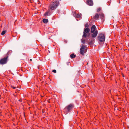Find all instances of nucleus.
Segmentation results:
<instances>
[{
  "label": "nucleus",
  "instance_id": "b1692460",
  "mask_svg": "<svg viewBox=\"0 0 129 129\" xmlns=\"http://www.w3.org/2000/svg\"><path fill=\"white\" fill-rule=\"evenodd\" d=\"M88 64V63H87V64Z\"/></svg>",
  "mask_w": 129,
  "mask_h": 129
},
{
  "label": "nucleus",
  "instance_id": "9d476101",
  "mask_svg": "<svg viewBox=\"0 0 129 129\" xmlns=\"http://www.w3.org/2000/svg\"><path fill=\"white\" fill-rule=\"evenodd\" d=\"M99 15L97 14L96 13L95 15L93 17L94 19H97L99 18Z\"/></svg>",
  "mask_w": 129,
  "mask_h": 129
},
{
  "label": "nucleus",
  "instance_id": "7ed1b4c3",
  "mask_svg": "<svg viewBox=\"0 0 129 129\" xmlns=\"http://www.w3.org/2000/svg\"><path fill=\"white\" fill-rule=\"evenodd\" d=\"M98 40L100 42H103L105 40V36L102 33H100L98 36Z\"/></svg>",
  "mask_w": 129,
  "mask_h": 129
},
{
  "label": "nucleus",
  "instance_id": "a211bd4d",
  "mask_svg": "<svg viewBox=\"0 0 129 129\" xmlns=\"http://www.w3.org/2000/svg\"><path fill=\"white\" fill-rule=\"evenodd\" d=\"M101 8H98L97 10V12H98L99 11H100V10H101Z\"/></svg>",
  "mask_w": 129,
  "mask_h": 129
},
{
  "label": "nucleus",
  "instance_id": "f257e3e1",
  "mask_svg": "<svg viewBox=\"0 0 129 129\" xmlns=\"http://www.w3.org/2000/svg\"><path fill=\"white\" fill-rule=\"evenodd\" d=\"M90 30V29L88 27L84 28L83 32V34L82 36V37L86 38L87 37H89L90 35L89 33Z\"/></svg>",
  "mask_w": 129,
  "mask_h": 129
},
{
  "label": "nucleus",
  "instance_id": "412c9836",
  "mask_svg": "<svg viewBox=\"0 0 129 129\" xmlns=\"http://www.w3.org/2000/svg\"><path fill=\"white\" fill-rule=\"evenodd\" d=\"M88 24H86L85 25V27H88Z\"/></svg>",
  "mask_w": 129,
  "mask_h": 129
},
{
  "label": "nucleus",
  "instance_id": "4be33fe9",
  "mask_svg": "<svg viewBox=\"0 0 129 129\" xmlns=\"http://www.w3.org/2000/svg\"><path fill=\"white\" fill-rule=\"evenodd\" d=\"M11 87H12L13 89H15L16 88V87H13L12 86H11Z\"/></svg>",
  "mask_w": 129,
  "mask_h": 129
},
{
  "label": "nucleus",
  "instance_id": "aec40b11",
  "mask_svg": "<svg viewBox=\"0 0 129 129\" xmlns=\"http://www.w3.org/2000/svg\"><path fill=\"white\" fill-rule=\"evenodd\" d=\"M52 72L55 73H56V70H53L52 71Z\"/></svg>",
  "mask_w": 129,
  "mask_h": 129
},
{
  "label": "nucleus",
  "instance_id": "f03ea898",
  "mask_svg": "<svg viewBox=\"0 0 129 129\" xmlns=\"http://www.w3.org/2000/svg\"><path fill=\"white\" fill-rule=\"evenodd\" d=\"M59 4V2L58 1H56L53 3H51L49 7L50 9L54 10L55 9Z\"/></svg>",
  "mask_w": 129,
  "mask_h": 129
},
{
  "label": "nucleus",
  "instance_id": "1a4fd4ad",
  "mask_svg": "<svg viewBox=\"0 0 129 129\" xmlns=\"http://www.w3.org/2000/svg\"><path fill=\"white\" fill-rule=\"evenodd\" d=\"M87 4L89 5L92 6L93 5V3L92 0H88L87 2Z\"/></svg>",
  "mask_w": 129,
  "mask_h": 129
},
{
  "label": "nucleus",
  "instance_id": "0eeeda50",
  "mask_svg": "<svg viewBox=\"0 0 129 129\" xmlns=\"http://www.w3.org/2000/svg\"><path fill=\"white\" fill-rule=\"evenodd\" d=\"M92 33L91 35V37L93 38H94L96 37L98 33V31L96 30L93 33Z\"/></svg>",
  "mask_w": 129,
  "mask_h": 129
},
{
  "label": "nucleus",
  "instance_id": "f3484780",
  "mask_svg": "<svg viewBox=\"0 0 129 129\" xmlns=\"http://www.w3.org/2000/svg\"><path fill=\"white\" fill-rule=\"evenodd\" d=\"M6 32V31L4 30L2 32L1 34L2 35H3L5 34Z\"/></svg>",
  "mask_w": 129,
  "mask_h": 129
},
{
  "label": "nucleus",
  "instance_id": "4468645a",
  "mask_svg": "<svg viewBox=\"0 0 129 129\" xmlns=\"http://www.w3.org/2000/svg\"><path fill=\"white\" fill-rule=\"evenodd\" d=\"M48 19H44L43 20V22L44 23H47L48 22Z\"/></svg>",
  "mask_w": 129,
  "mask_h": 129
},
{
  "label": "nucleus",
  "instance_id": "6ab92c4d",
  "mask_svg": "<svg viewBox=\"0 0 129 129\" xmlns=\"http://www.w3.org/2000/svg\"><path fill=\"white\" fill-rule=\"evenodd\" d=\"M75 17L76 18H78V17H80V15H78V14H77V15H76V16H75Z\"/></svg>",
  "mask_w": 129,
  "mask_h": 129
},
{
  "label": "nucleus",
  "instance_id": "423d86ee",
  "mask_svg": "<svg viewBox=\"0 0 129 129\" xmlns=\"http://www.w3.org/2000/svg\"><path fill=\"white\" fill-rule=\"evenodd\" d=\"M74 107V105L73 104H70L67 106L65 108L66 109L68 112L70 111V110L73 108Z\"/></svg>",
  "mask_w": 129,
  "mask_h": 129
},
{
  "label": "nucleus",
  "instance_id": "9b49d317",
  "mask_svg": "<svg viewBox=\"0 0 129 129\" xmlns=\"http://www.w3.org/2000/svg\"><path fill=\"white\" fill-rule=\"evenodd\" d=\"M94 41V39L91 40L90 42H88V44L89 45H91L93 43V41Z\"/></svg>",
  "mask_w": 129,
  "mask_h": 129
},
{
  "label": "nucleus",
  "instance_id": "6e6552de",
  "mask_svg": "<svg viewBox=\"0 0 129 129\" xmlns=\"http://www.w3.org/2000/svg\"><path fill=\"white\" fill-rule=\"evenodd\" d=\"M96 27L94 25H93L91 28V33H93L96 30Z\"/></svg>",
  "mask_w": 129,
  "mask_h": 129
},
{
  "label": "nucleus",
  "instance_id": "2eb2a0df",
  "mask_svg": "<svg viewBox=\"0 0 129 129\" xmlns=\"http://www.w3.org/2000/svg\"><path fill=\"white\" fill-rule=\"evenodd\" d=\"M70 56L71 58H74L76 57V55L74 53L72 54Z\"/></svg>",
  "mask_w": 129,
  "mask_h": 129
},
{
  "label": "nucleus",
  "instance_id": "dca6fc26",
  "mask_svg": "<svg viewBox=\"0 0 129 129\" xmlns=\"http://www.w3.org/2000/svg\"><path fill=\"white\" fill-rule=\"evenodd\" d=\"M81 42L83 44H84L85 43V40L84 39H82L81 40Z\"/></svg>",
  "mask_w": 129,
  "mask_h": 129
},
{
  "label": "nucleus",
  "instance_id": "ddd939ff",
  "mask_svg": "<svg viewBox=\"0 0 129 129\" xmlns=\"http://www.w3.org/2000/svg\"><path fill=\"white\" fill-rule=\"evenodd\" d=\"M50 15V13L48 12H45V14L44 15V16H49Z\"/></svg>",
  "mask_w": 129,
  "mask_h": 129
},
{
  "label": "nucleus",
  "instance_id": "5701e85b",
  "mask_svg": "<svg viewBox=\"0 0 129 129\" xmlns=\"http://www.w3.org/2000/svg\"><path fill=\"white\" fill-rule=\"evenodd\" d=\"M30 61H32V59H30Z\"/></svg>",
  "mask_w": 129,
  "mask_h": 129
},
{
  "label": "nucleus",
  "instance_id": "20e7f679",
  "mask_svg": "<svg viewBox=\"0 0 129 129\" xmlns=\"http://www.w3.org/2000/svg\"><path fill=\"white\" fill-rule=\"evenodd\" d=\"M8 56H7L6 57L2 58L0 60V64L3 65L7 63Z\"/></svg>",
  "mask_w": 129,
  "mask_h": 129
},
{
  "label": "nucleus",
  "instance_id": "f8f14e48",
  "mask_svg": "<svg viewBox=\"0 0 129 129\" xmlns=\"http://www.w3.org/2000/svg\"><path fill=\"white\" fill-rule=\"evenodd\" d=\"M100 16L101 19H103L104 16V14L103 13H101L99 14Z\"/></svg>",
  "mask_w": 129,
  "mask_h": 129
},
{
  "label": "nucleus",
  "instance_id": "39448f33",
  "mask_svg": "<svg viewBox=\"0 0 129 129\" xmlns=\"http://www.w3.org/2000/svg\"><path fill=\"white\" fill-rule=\"evenodd\" d=\"M85 48V46L84 45H83L80 49V53L83 56L84 55V54L85 53L84 50Z\"/></svg>",
  "mask_w": 129,
  "mask_h": 129
}]
</instances>
